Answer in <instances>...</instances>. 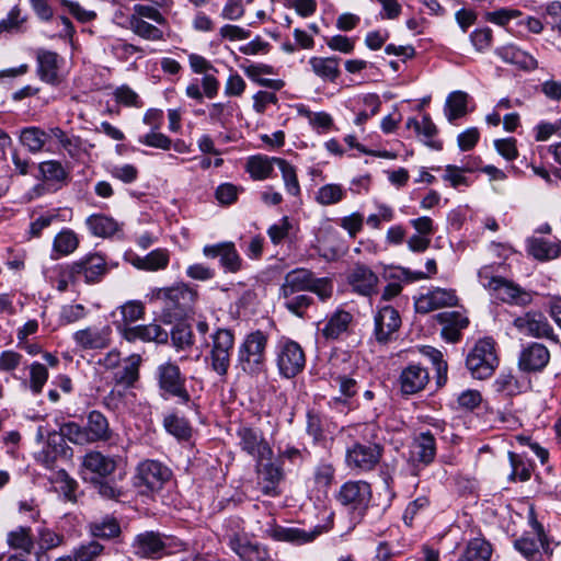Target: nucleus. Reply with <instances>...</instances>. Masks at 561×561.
I'll use <instances>...</instances> for the list:
<instances>
[{
    "label": "nucleus",
    "instance_id": "obj_1",
    "mask_svg": "<svg viewBox=\"0 0 561 561\" xmlns=\"http://www.w3.org/2000/svg\"><path fill=\"white\" fill-rule=\"evenodd\" d=\"M267 343L268 335L261 330L247 334L238 347L236 367L251 377L264 373Z\"/></svg>",
    "mask_w": 561,
    "mask_h": 561
},
{
    "label": "nucleus",
    "instance_id": "obj_2",
    "mask_svg": "<svg viewBox=\"0 0 561 561\" xmlns=\"http://www.w3.org/2000/svg\"><path fill=\"white\" fill-rule=\"evenodd\" d=\"M172 471L158 460L147 459L141 461L134 477V486L142 495H151L163 489L170 481Z\"/></svg>",
    "mask_w": 561,
    "mask_h": 561
},
{
    "label": "nucleus",
    "instance_id": "obj_3",
    "mask_svg": "<svg viewBox=\"0 0 561 561\" xmlns=\"http://www.w3.org/2000/svg\"><path fill=\"white\" fill-rule=\"evenodd\" d=\"M479 279L484 288L489 289L495 298L503 302L527 306L533 300L530 293L503 277L489 275L488 268L479 272Z\"/></svg>",
    "mask_w": 561,
    "mask_h": 561
},
{
    "label": "nucleus",
    "instance_id": "obj_4",
    "mask_svg": "<svg viewBox=\"0 0 561 561\" xmlns=\"http://www.w3.org/2000/svg\"><path fill=\"white\" fill-rule=\"evenodd\" d=\"M466 365L476 379L482 380L491 377L499 365L493 340L483 339L478 341L469 352Z\"/></svg>",
    "mask_w": 561,
    "mask_h": 561
},
{
    "label": "nucleus",
    "instance_id": "obj_5",
    "mask_svg": "<svg viewBox=\"0 0 561 561\" xmlns=\"http://www.w3.org/2000/svg\"><path fill=\"white\" fill-rule=\"evenodd\" d=\"M383 447L376 442H354L346 449V466L358 472H367L374 470L380 462Z\"/></svg>",
    "mask_w": 561,
    "mask_h": 561
},
{
    "label": "nucleus",
    "instance_id": "obj_6",
    "mask_svg": "<svg viewBox=\"0 0 561 561\" xmlns=\"http://www.w3.org/2000/svg\"><path fill=\"white\" fill-rule=\"evenodd\" d=\"M332 527L333 514H330L325 524L317 525L309 530L299 527H284L276 524H270L265 529V534L276 541H284L300 546L312 542L320 535L328 533Z\"/></svg>",
    "mask_w": 561,
    "mask_h": 561
},
{
    "label": "nucleus",
    "instance_id": "obj_7",
    "mask_svg": "<svg viewBox=\"0 0 561 561\" xmlns=\"http://www.w3.org/2000/svg\"><path fill=\"white\" fill-rule=\"evenodd\" d=\"M436 457V439L431 432H422L415 435L409 446L407 458L410 472L419 477L421 471L430 466Z\"/></svg>",
    "mask_w": 561,
    "mask_h": 561
},
{
    "label": "nucleus",
    "instance_id": "obj_8",
    "mask_svg": "<svg viewBox=\"0 0 561 561\" xmlns=\"http://www.w3.org/2000/svg\"><path fill=\"white\" fill-rule=\"evenodd\" d=\"M157 378L164 398L174 397L180 403L190 402L191 396L185 388V378L176 364L168 362L158 366Z\"/></svg>",
    "mask_w": 561,
    "mask_h": 561
},
{
    "label": "nucleus",
    "instance_id": "obj_9",
    "mask_svg": "<svg viewBox=\"0 0 561 561\" xmlns=\"http://www.w3.org/2000/svg\"><path fill=\"white\" fill-rule=\"evenodd\" d=\"M277 367L285 378H293L302 371L306 356L302 347L293 340L280 341L277 348Z\"/></svg>",
    "mask_w": 561,
    "mask_h": 561
},
{
    "label": "nucleus",
    "instance_id": "obj_10",
    "mask_svg": "<svg viewBox=\"0 0 561 561\" xmlns=\"http://www.w3.org/2000/svg\"><path fill=\"white\" fill-rule=\"evenodd\" d=\"M157 299L164 302V307L174 317L186 316L193 307L196 298V293L185 284H179L170 288L158 289Z\"/></svg>",
    "mask_w": 561,
    "mask_h": 561
},
{
    "label": "nucleus",
    "instance_id": "obj_11",
    "mask_svg": "<svg viewBox=\"0 0 561 561\" xmlns=\"http://www.w3.org/2000/svg\"><path fill=\"white\" fill-rule=\"evenodd\" d=\"M107 268L104 257L99 254L88 255L66 266V276L77 284L80 277H84L88 284L98 283L105 275Z\"/></svg>",
    "mask_w": 561,
    "mask_h": 561
},
{
    "label": "nucleus",
    "instance_id": "obj_12",
    "mask_svg": "<svg viewBox=\"0 0 561 561\" xmlns=\"http://www.w3.org/2000/svg\"><path fill=\"white\" fill-rule=\"evenodd\" d=\"M371 499V488L366 481H347L341 485L336 501L351 511L363 512Z\"/></svg>",
    "mask_w": 561,
    "mask_h": 561
},
{
    "label": "nucleus",
    "instance_id": "obj_13",
    "mask_svg": "<svg viewBox=\"0 0 561 561\" xmlns=\"http://www.w3.org/2000/svg\"><path fill=\"white\" fill-rule=\"evenodd\" d=\"M172 539L154 531H145L135 537L133 549L141 558L159 559L172 552Z\"/></svg>",
    "mask_w": 561,
    "mask_h": 561
},
{
    "label": "nucleus",
    "instance_id": "obj_14",
    "mask_svg": "<svg viewBox=\"0 0 561 561\" xmlns=\"http://www.w3.org/2000/svg\"><path fill=\"white\" fill-rule=\"evenodd\" d=\"M242 451L255 459H272L273 450L259 428L240 426L237 431Z\"/></svg>",
    "mask_w": 561,
    "mask_h": 561
},
{
    "label": "nucleus",
    "instance_id": "obj_15",
    "mask_svg": "<svg viewBox=\"0 0 561 561\" xmlns=\"http://www.w3.org/2000/svg\"><path fill=\"white\" fill-rule=\"evenodd\" d=\"M123 463L119 455H104L99 450H91L82 458V469L92 478H110Z\"/></svg>",
    "mask_w": 561,
    "mask_h": 561
},
{
    "label": "nucleus",
    "instance_id": "obj_16",
    "mask_svg": "<svg viewBox=\"0 0 561 561\" xmlns=\"http://www.w3.org/2000/svg\"><path fill=\"white\" fill-rule=\"evenodd\" d=\"M534 529V534L523 536L514 546L528 561H541L543 554H550L549 543L540 524L535 522Z\"/></svg>",
    "mask_w": 561,
    "mask_h": 561
},
{
    "label": "nucleus",
    "instance_id": "obj_17",
    "mask_svg": "<svg viewBox=\"0 0 561 561\" xmlns=\"http://www.w3.org/2000/svg\"><path fill=\"white\" fill-rule=\"evenodd\" d=\"M513 325L519 333L536 337L551 339L553 336V328L547 318L539 311H528L514 319Z\"/></svg>",
    "mask_w": 561,
    "mask_h": 561
},
{
    "label": "nucleus",
    "instance_id": "obj_18",
    "mask_svg": "<svg viewBox=\"0 0 561 561\" xmlns=\"http://www.w3.org/2000/svg\"><path fill=\"white\" fill-rule=\"evenodd\" d=\"M111 335L110 325H90L76 331L72 339L82 350H103L110 346Z\"/></svg>",
    "mask_w": 561,
    "mask_h": 561
},
{
    "label": "nucleus",
    "instance_id": "obj_19",
    "mask_svg": "<svg viewBox=\"0 0 561 561\" xmlns=\"http://www.w3.org/2000/svg\"><path fill=\"white\" fill-rule=\"evenodd\" d=\"M203 254L209 259L219 257L220 265L226 272L237 273L242 268L243 261L233 242L227 241L205 245Z\"/></svg>",
    "mask_w": 561,
    "mask_h": 561
},
{
    "label": "nucleus",
    "instance_id": "obj_20",
    "mask_svg": "<svg viewBox=\"0 0 561 561\" xmlns=\"http://www.w3.org/2000/svg\"><path fill=\"white\" fill-rule=\"evenodd\" d=\"M549 360V350L541 343L531 342L522 350L518 368L526 373H538L548 365Z\"/></svg>",
    "mask_w": 561,
    "mask_h": 561
},
{
    "label": "nucleus",
    "instance_id": "obj_21",
    "mask_svg": "<svg viewBox=\"0 0 561 561\" xmlns=\"http://www.w3.org/2000/svg\"><path fill=\"white\" fill-rule=\"evenodd\" d=\"M457 302L455 290L436 287L415 300V310L420 313H428L439 308L454 307Z\"/></svg>",
    "mask_w": 561,
    "mask_h": 561
},
{
    "label": "nucleus",
    "instance_id": "obj_22",
    "mask_svg": "<svg viewBox=\"0 0 561 561\" xmlns=\"http://www.w3.org/2000/svg\"><path fill=\"white\" fill-rule=\"evenodd\" d=\"M353 291L370 297L378 291V276L366 265L355 264L347 276Z\"/></svg>",
    "mask_w": 561,
    "mask_h": 561
},
{
    "label": "nucleus",
    "instance_id": "obj_23",
    "mask_svg": "<svg viewBox=\"0 0 561 561\" xmlns=\"http://www.w3.org/2000/svg\"><path fill=\"white\" fill-rule=\"evenodd\" d=\"M401 325L399 312L391 306L380 308L375 316V336L379 343L388 342Z\"/></svg>",
    "mask_w": 561,
    "mask_h": 561
},
{
    "label": "nucleus",
    "instance_id": "obj_24",
    "mask_svg": "<svg viewBox=\"0 0 561 561\" xmlns=\"http://www.w3.org/2000/svg\"><path fill=\"white\" fill-rule=\"evenodd\" d=\"M428 381L427 369L419 364L409 365L399 377L400 389L404 394H414L422 391Z\"/></svg>",
    "mask_w": 561,
    "mask_h": 561
},
{
    "label": "nucleus",
    "instance_id": "obj_25",
    "mask_svg": "<svg viewBox=\"0 0 561 561\" xmlns=\"http://www.w3.org/2000/svg\"><path fill=\"white\" fill-rule=\"evenodd\" d=\"M123 336L128 342L141 341L165 344L169 340V333L157 323L126 327L123 330Z\"/></svg>",
    "mask_w": 561,
    "mask_h": 561
},
{
    "label": "nucleus",
    "instance_id": "obj_26",
    "mask_svg": "<svg viewBox=\"0 0 561 561\" xmlns=\"http://www.w3.org/2000/svg\"><path fill=\"white\" fill-rule=\"evenodd\" d=\"M495 54L506 64L516 66L524 71H533L538 68L537 59L529 53L514 44H506L495 49Z\"/></svg>",
    "mask_w": 561,
    "mask_h": 561
},
{
    "label": "nucleus",
    "instance_id": "obj_27",
    "mask_svg": "<svg viewBox=\"0 0 561 561\" xmlns=\"http://www.w3.org/2000/svg\"><path fill=\"white\" fill-rule=\"evenodd\" d=\"M313 273L306 268H295L285 275L280 286V297H289L299 291H308L312 282Z\"/></svg>",
    "mask_w": 561,
    "mask_h": 561
},
{
    "label": "nucleus",
    "instance_id": "obj_28",
    "mask_svg": "<svg viewBox=\"0 0 561 561\" xmlns=\"http://www.w3.org/2000/svg\"><path fill=\"white\" fill-rule=\"evenodd\" d=\"M437 321L443 325L442 336L451 343L460 339V331L469 324L467 317L457 311H445L437 314Z\"/></svg>",
    "mask_w": 561,
    "mask_h": 561
},
{
    "label": "nucleus",
    "instance_id": "obj_29",
    "mask_svg": "<svg viewBox=\"0 0 561 561\" xmlns=\"http://www.w3.org/2000/svg\"><path fill=\"white\" fill-rule=\"evenodd\" d=\"M229 546L243 561H265L268 558L266 549L238 535L230 538Z\"/></svg>",
    "mask_w": 561,
    "mask_h": 561
},
{
    "label": "nucleus",
    "instance_id": "obj_30",
    "mask_svg": "<svg viewBox=\"0 0 561 561\" xmlns=\"http://www.w3.org/2000/svg\"><path fill=\"white\" fill-rule=\"evenodd\" d=\"M256 473L263 492L268 495L273 494L283 477L279 467L271 462V459H256Z\"/></svg>",
    "mask_w": 561,
    "mask_h": 561
},
{
    "label": "nucleus",
    "instance_id": "obj_31",
    "mask_svg": "<svg viewBox=\"0 0 561 561\" xmlns=\"http://www.w3.org/2000/svg\"><path fill=\"white\" fill-rule=\"evenodd\" d=\"M59 56L50 50H39L37 53V73L42 81L49 84L59 82Z\"/></svg>",
    "mask_w": 561,
    "mask_h": 561
},
{
    "label": "nucleus",
    "instance_id": "obj_32",
    "mask_svg": "<svg viewBox=\"0 0 561 561\" xmlns=\"http://www.w3.org/2000/svg\"><path fill=\"white\" fill-rule=\"evenodd\" d=\"M90 444L105 442L111 437V430L107 419L99 411H91L84 426Z\"/></svg>",
    "mask_w": 561,
    "mask_h": 561
},
{
    "label": "nucleus",
    "instance_id": "obj_33",
    "mask_svg": "<svg viewBox=\"0 0 561 561\" xmlns=\"http://www.w3.org/2000/svg\"><path fill=\"white\" fill-rule=\"evenodd\" d=\"M527 249L529 254L539 261H549L561 255L559 242H550L542 238H529Z\"/></svg>",
    "mask_w": 561,
    "mask_h": 561
},
{
    "label": "nucleus",
    "instance_id": "obj_34",
    "mask_svg": "<svg viewBox=\"0 0 561 561\" xmlns=\"http://www.w3.org/2000/svg\"><path fill=\"white\" fill-rule=\"evenodd\" d=\"M141 357L138 354H133L127 357L122 367L116 368L114 373V381L117 385H123L126 388L133 387L139 378V366Z\"/></svg>",
    "mask_w": 561,
    "mask_h": 561
},
{
    "label": "nucleus",
    "instance_id": "obj_35",
    "mask_svg": "<svg viewBox=\"0 0 561 561\" xmlns=\"http://www.w3.org/2000/svg\"><path fill=\"white\" fill-rule=\"evenodd\" d=\"M340 59L336 57H311L309 65L312 71L324 81L334 82L341 71L339 68Z\"/></svg>",
    "mask_w": 561,
    "mask_h": 561
},
{
    "label": "nucleus",
    "instance_id": "obj_36",
    "mask_svg": "<svg viewBox=\"0 0 561 561\" xmlns=\"http://www.w3.org/2000/svg\"><path fill=\"white\" fill-rule=\"evenodd\" d=\"M277 159L261 154L252 156L248 159L245 169L253 180L262 181L271 176Z\"/></svg>",
    "mask_w": 561,
    "mask_h": 561
},
{
    "label": "nucleus",
    "instance_id": "obj_37",
    "mask_svg": "<svg viewBox=\"0 0 561 561\" xmlns=\"http://www.w3.org/2000/svg\"><path fill=\"white\" fill-rule=\"evenodd\" d=\"M352 319V314L347 311L339 310L334 312L321 329L322 335L325 339H337L347 330Z\"/></svg>",
    "mask_w": 561,
    "mask_h": 561
},
{
    "label": "nucleus",
    "instance_id": "obj_38",
    "mask_svg": "<svg viewBox=\"0 0 561 561\" xmlns=\"http://www.w3.org/2000/svg\"><path fill=\"white\" fill-rule=\"evenodd\" d=\"M7 543L11 549L30 554L34 548V539L30 527L19 526L7 535Z\"/></svg>",
    "mask_w": 561,
    "mask_h": 561
},
{
    "label": "nucleus",
    "instance_id": "obj_39",
    "mask_svg": "<svg viewBox=\"0 0 561 561\" xmlns=\"http://www.w3.org/2000/svg\"><path fill=\"white\" fill-rule=\"evenodd\" d=\"M492 554L491 545L481 538L470 540L457 561H489Z\"/></svg>",
    "mask_w": 561,
    "mask_h": 561
},
{
    "label": "nucleus",
    "instance_id": "obj_40",
    "mask_svg": "<svg viewBox=\"0 0 561 561\" xmlns=\"http://www.w3.org/2000/svg\"><path fill=\"white\" fill-rule=\"evenodd\" d=\"M90 534L102 539L116 538L121 534V526L115 517L106 516L89 524Z\"/></svg>",
    "mask_w": 561,
    "mask_h": 561
},
{
    "label": "nucleus",
    "instance_id": "obj_41",
    "mask_svg": "<svg viewBox=\"0 0 561 561\" xmlns=\"http://www.w3.org/2000/svg\"><path fill=\"white\" fill-rule=\"evenodd\" d=\"M89 230L98 237H110L118 230V224L105 215H92L87 219Z\"/></svg>",
    "mask_w": 561,
    "mask_h": 561
},
{
    "label": "nucleus",
    "instance_id": "obj_42",
    "mask_svg": "<svg viewBox=\"0 0 561 561\" xmlns=\"http://www.w3.org/2000/svg\"><path fill=\"white\" fill-rule=\"evenodd\" d=\"M20 139L31 152H39L49 139V135L38 127H25L21 130Z\"/></svg>",
    "mask_w": 561,
    "mask_h": 561
},
{
    "label": "nucleus",
    "instance_id": "obj_43",
    "mask_svg": "<svg viewBox=\"0 0 561 561\" xmlns=\"http://www.w3.org/2000/svg\"><path fill=\"white\" fill-rule=\"evenodd\" d=\"M163 426L165 431L180 440H185L191 437L192 427L186 419L179 416L175 413L168 414L163 419Z\"/></svg>",
    "mask_w": 561,
    "mask_h": 561
},
{
    "label": "nucleus",
    "instance_id": "obj_44",
    "mask_svg": "<svg viewBox=\"0 0 561 561\" xmlns=\"http://www.w3.org/2000/svg\"><path fill=\"white\" fill-rule=\"evenodd\" d=\"M467 99L468 94L462 91H455L448 95L445 113L449 122H454L467 113Z\"/></svg>",
    "mask_w": 561,
    "mask_h": 561
},
{
    "label": "nucleus",
    "instance_id": "obj_45",
    "mask_svg": "<svg viewBox=\"0 0 561 561\" xmlns=\"http://www.w3.org/2000/svg\"><path fill=\"white\" fill-rule=\"evenodd\" d=\"M129 28L138 36L149 39L159 41L163 37V33L157 26L146 22L139 16H129Z\"/></svg>",
    "mask_w": 561,
    "mask_h": 561
},
{
    "label": "nucleus",
    "instance_id": "obj_46",
    "mask_svg": "<svg viewBox=\"0 0 561 561\" xmlns=\"http://www.w3.org/2000/svg\"><path fill=\"white\" fill-rule=\"evenodd\" d=\"M171 337L172 345L176 348V351L188 350L194 344V334L192 329L184 323H179L173 327L171 333H169Z\"/></svg>",
    "mask_w": 561,
    "mask_h": 561
},
{
    "label": "nucleus",
    "instance_id": "obj_47",
    "mask_svg": "<svg viewBox=\"0 0 561 561\" xmlns=\"http://www.w3.org/2000/svg\"><path fill=\"white\" fill-rule=\"evenodd\" d=\"M345 190L340 184H327L321 186L316 195V201L320 205L329 206L337 204L345 197Z\"/></svg>",
    "mask_w": 561,
    "mask_h": 561
},
{
    "label": "nucleus",
    "instance_id": "obj_48",
    "mask_svg": "<svg viewBox=\"0 0 561 561\" xmlns=\"http://www.w3.org/2000/svg\"><path fill=\"white\" fill-rule=\"evenodd\" d=\"M275 164L282 172L286 191L293 196H298L300 194V185L295 168L284 159L275 160Z\"/></svg>",
    "mask_w": 561,
    "mask_h": 561
},
{
    "label": "nucleus",
    "instance_id": "obj_49",
    "mask_svg": "<svg viewBox=\"0 0 561 561\" xmlns=\"http://www.w3.org/2000/svg\"><path fill=\"white\" fill-rule=\"evenodd\" d=\"M233 106L230 103H213L208 106L209 121L227 128L231 123Z\"/></svg>",
    "mask_w": 561,
    "mask_h": 561
},
{
    "label": "nucleus",
    "instance_id": "obj_50",
    "mask_svg": "<svg viewBox=\"0 0 561 561\" xmlns=\"http://www.w3.org/2000/svg\"><path fill=\"white\" fill-rule=\"evenodd\" d=\"M383 277L392 282H407L412 283L420 279H425L428 276L423 272H412L405 267H388L385 270Z\"/></svg>",
    "mask_w": 561,
    "mask_h": 561
},
{
    "label": "nucleus",
    "instance_id": "obj_51",
    "mask_svg": "<svg viewBox=\"0 0 561 561\" xmlns=\"http://www.w3.org/2000/svg\"><path fill=\"white\" fill-rule=\"evenodd\" d=\"M90 481L98 493L104 499L118 501L124 494L123 490L118 488L112 479L91 478Z\"/></svg>",
    "mask_w": 561,
    "mask_h": 561
},
{
    "label": "nucleus",
    "instance_id": "obj_52",
    "mask_svg": "<svg viewBox=\"0 0 561 561\" xmlns=\"http://www.w3.org/2000/svg\"><path fill=\"white\" fill-rule=\"evenodd\" d=\"M60 435L76 445L90 444L84 426L79 425L76 422H68L60 426Z\"/></svg>",
    "mask_w": 561,
    "mask_h": 561
},
{
    "label": "nucleus",
    "instance_id": "obj_53",
    "mask_svg": "<svg viewBox=\"0 0 561 561\" xmlns=\"http://www.w3.org/2000/svg\"><path fill=\"white\" fill-rule=\"evenodd\" d=\"M78 238L71 230H62L54 240V250L59 254L67 255L72 253L78 247Z\"/></svg>",
    "mask_w": 561,
    "mask_h": 561
},
{
    "label": "nucleus",
    "instance_id": "obj_54",
    "mask_svg": "<svg viewBox=\"0 0 561 561\" xmlns=\"http://www.w3.org/2000/svg\"><path fill=\"white\" fill-rule=\"evenodd\" d=\"M510 462L512 466V473L510 474L511 480L527 481L531 476V466L524 461V459L515 453H508Z\"/></svg>",
    "mask_w": 561,
    "mask_h": 561
},
{
    "label": "nucleus",
    "instance_id": "obj_55",
    "mask_svg": "<svg viewBox=\"0 0 561 561\" xmlns=\"http://www.w3.org/2000/svg\"><path fill=\"white\" fill-rule=\"evenodd\" d=\"M145 271L164 270L170 261V254L167 249H156L145 256Z\"/></svg>",
    "mask_w": 561,
    "mask_h": 561
},
{
    "label": "nucleus",
    "instance_id": "obj_56",
    "mask_svg": "<svg viewBox=\"0 0 561 561\" xmlns=\"http://www.w3.org/2000/svg\"><path fill=\"white\" fill-rule=\"evenodd\" d=\"M104 550L103 545L93 540L76 548L73 554L78 561H96V559L103 554Z\"/></svg>",
    "mask_w": 561,
    "mask_h": 561
},
{
    "label": "nucleus",
    "instance_id": "obj_57",
    "mask_svg": "<svg viewBox=\"0 0 561 561\" xmlns=\"http://www.w3.org/2000/svg\"><path fill=\"white\" fill-rule=\"evenodd\" d=\"M213 352L230 353L233 347L234 336L230 330L218 329L213 335Z\"/></svg>",
    "mask_w": 561,
    "mask_h": 561
},
{
    "label": "nucleus",
    "instance_id": "obj_58",
    "mask_svg": "<svg viewBox=\"0 0 561 561\" xmlns=\"http://www.w3.org/2000/svg\"><path fill=\"white\" fill-rule=\"evenodd\" d=\"M48 371L43 364L33 363L30 367V385L34 393H39L47 381Z\"/></svg>",
    "mask_w": 561,
    "mask_h": 561
},
{
    "label": "nucleus",
    "instance_id": "obj_59",
    "mask_svg": "<svg viewBox=\"0 0 561 561\" xmlns=\"http://www.w3.org/2000/svg\"><path fill=\"white\" fill-rule=\"evenodd\" d=\"M285 299L284 306L291 313L304 317L305 310L311 305L312 298L307 295H293L289 297H283Z\"/></svg>",
    "mask_w": 561,
    "mask_h": 561
},
{
    "label": "nucleus",
    "instance_id": "obj_60",
    "mask_svg": "<svg viewBox=\"0 0 561 561\" xmlns=\"http://www.w3.org/2000/svg\"><path fill=\"white\" fill-rule=\"evenodd\" d=\"M39 171L47 181H62L66 179V171L58 161H45L39 164Z\"/></svg>",
    "mask_w": 561,
    "mask_h": 561
},
{
    "label": "nucleus",
    "instance_id": "obj_61",
    "mask_svg": "<svg viewBox=\"0 0 561 561\" xmlns=\"http://www.w3.org/2000/svg\"><path fill=\"white\" fill-rule=\"evenodd\" d=\"M87 316V310L83 305H66L61 308L59 319L64 324L75 323Z\"/></svg>",
    "mask_w": 561,
    "mask_h": 561
},
{
    "label": "nucleus",
    "instance_id": "obj_62",
    "mask_svg": "<svg viewBox=\"0 0 561 561\" xmlns=\"http://www.w3.org/2000/svg\"><path fill=\"white\" fill-rule=\"evenodd\" d=\"M139 142L162 150H169L172 146V140L168 136L156 130L139 137Z\"/></svg>",
    "mask_w": 561,
    "mask_h": 561
},
{
    "label": "nucleus",
    "instance_id": "obj_63",
    "mask_svg": "<svg viewBox=\"0 0 561 561\" xmlns=\"http://www.w3.org/2000/svg\"><path fill=\"white\" fill-rule=\"evenodd\" d=\"M39 550L47 551L57 548L62 545L64 536L56 534L55 531L43 528L38 533Z\"/></svg>",
    "mask_w": 561,
    "mask_h": 561
},
{
    "label": "nucleus",
    "instance_id": "obj_64",
    "mask_svg": "<svg viewBox=\"0 0 561 561\" xmlns=\"http://www.w3.org/2000/svg\"><path fill=\"white\" fill-rule=\"evenodd\" d=\"M332 387H337L340 392L345 397H352L357 392V382L353 378L342 375H331Z\"/></svg>",
    "mask_w": 561,
    "mask_h": 561
}]
</instances>
